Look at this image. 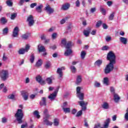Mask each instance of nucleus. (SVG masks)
Returning a JSON list of instances; mask_svg holds the SVG:
<instances>
[{
    "mask_svg": "<svg viewBox=\"0 0 128 128\" xmlns=\"http://www.w3.org/2000/svg\"><path fill=\"white\" fill-rule=\"evenodd\" d=\"M21 96H22L24 100H28V93L26 91L21 92Z\"/></svg>",
    "mask_w": 128,
    "mask_h": 128,
    "instance_id": "obj_14",
    "label": "nucleus"
},
{
    "mask_svg": "<svg viewBox=\"0 0 128 128\" xmlns=\"http://www.w3.org/2000/svg\"><path fill=\"white\" fill-rule=\"evenodd\" d=\"M26 126H28L27 124H23L21 126V128H26Z\"/></svg>",
    "mask_w": 128,
    "mask_h": 128,
    "instance_id": "obj_64",
    "label": "nucleus"
},
{
    "mask_svg": "<svg viewBox=\"0 0 128 128\" xmlns=\"http://www.w3.org/2000/svg\"><path fill=\"white\" fill-rule=\"evenodd\" d=\"M45 10H46V12L48 14H52V12H54V9L50 8V6H46L45 7Z\"/></svg>",
    "mask_w": 128,
    "mask_h": 128,
    "instance_id": "obj_15",
    "label": "nucleus"
},
{
    "mask_svg": "<svg viewBox=\"0 0 128 128\" xmlns=\"http://www.w3.org/2000/svg\"><path fill=\"white\" fill-rule=\"evenodd\" d=\"M110 48H108V46H104L102 48V50H108Z\"/></svg>",
    "mask_w": 128,
    "mask_h": 128,
    "instance_id": "obj_54",
    "label": "nucleus"
},
{
    "mask_svg": "<svg viewBox=\"0 0 128 128\" xmlns=\"http://www.w3.org/2000/svg\"><path fill=\"white\" fill-rule=\"evenodd\" d=\"M68 8H70V4L68 3L64 4L61 8L62 10H68Z\"/></svg>",
    "mask_w": 128,
    "mask_h": 128,
    "instance_id": "obj_18",
    "label": "nucleus"
},
{
    "mask_svg": "<svg viewBox=\"0 0 128 128\" xmlns=\"http://www.w3.org/2000/svg\"><path fill=\"white\" fill-rule=\"evenodd\" d=\"M24 3V0H20L18 3L19 6H22Z\"/></svg>",
    "mask_w": 128,
    "mask_h": 128,
    "instance_id": "obj_59",
    "label": "nucleus"
},
{
    "mask_svg": "<svg viewBox=\"0 0 128 128\" xmlns=\"http://www.w3.org/2000/svg\"><path fill=\"white\" fill-rule=\"evenodd\" d=\"M90 31L88 30H84L83 34L85 36H88L90 35Z\"/></svg>",
    "mask_w": 128,
    "mask_h": 128,
    "instance_id": "obj_36",
    "label": "nucleus"
},
{
    "mask_svg": "<svg viewBox=\"0 0 128 128\" xmlns=\"http://www.w3.org/2000/svg\"><path fill=\"white\" fill-rule=\"evenodd\" d=\"M48 109H45L44 112V116H50V114H48Z\"/></svg>",
    "mask_w": 128,
    "mask_h": 128,
    "instance_id": "obj_55",
    "label": "nucleus"
},
{
    "mask_svg": "<svg viewBox=\"0 0 128 128\" xmlns=\"http://www.w3.org/2000/svg\"><path fill=\"white\" fill-rule=\"evenodd\" d=\"M94 86L95 88H100V83L98 82H94Z\"/></svg>",
    "mask_w": 128,
    "mask_h": 128,
    "instance_id": "obj_47",
    "label": "nucleus"
},
{
    "mask_svg": "<svg viewBox=\"0 0 128 128\" xmlns=\"http://www.w3.org/2000/svg\"><path fill=\"white\" fill-rule=\"evenodd\" d=\"M26 22L28 24L29 26H32L34 24V16L30 15L27 17Z\"/></svg>",
    "mask_w": 128,
    "mask_h": 128,
    "instance_id": "obj_8",
    "label": "nucleus"
},
{
    "mask_svg": "<svg viewBox=\"0 0 128 128\" xmlns=\"http://www.w3.org/2000/svg\"><path fill=\"white\" fill-rule=\"evenodd\" d=\"M8 34V27H6L2 30V34L4 36H6Z\"/></svg>",
    "mask_w": 128,
    "mask_h": 128,
    "instance_id": "obj_30",
    "label": "nucleus"
},
{
    "mask_svg": "<svg viewBox=\"0 0 128 128\" xmlns=\"http://www.w3.org/2000/svg\"><path fill=\"white\" fill-rule=\"evenodd\" d=\"M82 110H80V111H78L76 114V116L78 117V116H82Z\"/></svg>",
    "mask_w": 128,
    "mask_h": 128,
    "instance_id": "obj_48",
    "label": "nucleus"
},
{
    "mask_svg": "<svg viewBox=\"0 0 128 128\" xmlns=\"http://www.w3.org/2000/svg\"><path fill=\"white\" fill-rule=\"evenodd\" d=\"M36 3H32L30 4V7L31 8H34V6H36Z\"/></svg>",
    "mask_w": 128,
    "mask_h": 128,
    "instance_id": "obj_57",
    "label": "nucleus"
},
{
    "mask_svg": "<svg viewBox=\"0 0 128 128\" xmlns=\"http://www.w3.org/2000/svg\"><path fill=\"white\" fill-rule=\"evenodd\" d=\"M42 64V60L40 59L36 64V66H40Z\"/></svg>",
    "mask_w": 128,
    "mask_h": 128,
    "instance_id": "obj_35",
    "label": "nucleus"
},
{
    "mask_svg": "<svg viewBox=\"0 0 128 128\" xmlns=\"http://www.w3.org/2000/svg\"><path fill=\"white\" fill-rule=\"evenodd\" d=\"M2 124H6L8 122V118H6L4 117L2 118Z\"/></svg>",
    "mask_w": 128,
    "mask_h": 128,
    "instance_id": "obj_52",
    "label": "nucleus"
},
{
    "mask_svg": "<svg viewBox=\"0 0 128 128\" xmlns=\"http://www.w3.org/2000/svg\"><path fill=\"white\" fill-rule=\"evenodd\" d=\"M70 70L72 74H76V68L74 66H70Z\"/></svg>",
    "mask_w": 128,
    "mask_h": 128,
    "instance_id": "obj_28",
    "label": "nucleus"
},
{
    "mask_svg": "<svg viewBox=\"0 0 128 128\" xmlns=\"http://www.w3.org/2000/svg\"><path fill=\"white\" fill-rule=\"evenodd\" d=\"M102 108H104V110H108L110 108V106L106 102H104L102 105Z\"/></svg>",
    "mask_w": 128,
    "mask_h": 128,
    "instance_id": "obj_25",
    "label": "nucleus"
},
{
    "mask_svg": "<svg viewBox=\"0 0 128 128\" xmlns=\"http://www.w3.org/2000/svg\"><path fill=\"white\" fill-rule=\"evenodd\" d=\"M51 64L50 62L48 61L46 62V64L45 65V68H49L50 67Z\"/></svg>",
    "mask_w": 128,
    "mask_h": 128,
    "instance_id": "obj_41",
    "label": "nucleus"
},
{
    "mask_svg": "<svg viewBox=\"0 0 128 128\" xmlns=\"http://www.w3.org/2000/svg\"><path fill=\"white\" fill-rule=\"evenodd\" d=\"M34 54H32L30 56V62L32 64L34 62Z\"/></svg>",
    "mask_w": 128,
    "mask_h": 128,
    "instance_id": "obj_45",
    "label": "nucleus"
},
{
    "mask_svg": "<svg viewBox=\"0 0 128 128\" xmlns=\"http://www.w3.org/2000/svg\"><path fill=\"white\" fill-rule=\"evenodd\" d=\"M6 4L7 6H12V4H14V3H12V0H8L6 2Z\"/></svg>",
    "mask_w": 128,
    "mask_h": 128,
    "instance_id": "obj_37",
    "label": "nucleus"
},
{
    "mask_svg": "<svg viewBox=\"0 0 128 128\" xmlns=\"http://www.w3.org/2000/svg\"><path fill=\"white\" fill-rule=\"evenodd\" d=\"M120 40L124 44H128V38L124 37H120Z\"/></svg>",
    "mask_w": 128,
    "mask_h": 128,
    "instance_id": "obj_21",
    "label": "nucleus"
},
{
    "mask_svg": "<svg viewBox=\"0 0 128 128\" xmlns=\"http://www.w3.org/2000/svg\"><path fill=\"white\" fill-rule=\"evenodd\" d=\"M8 98L9 100H14V94H10L8 96Z\"/></svg>",
    "mask_w": 128,
    "mask_h": 128,
    "instance_id": "obj_49",
    "label": "nucleus"
},
{
    "mask_svg": "<svg viewBox=\"0 0 128 128\" xmlns=\"http://www.w3.org/2000/svg\"><path fill=\"white\" fill-rule=\"evenodd\" d=\"M18 32H20V29L18 28V27H15L14 29L12 34L13 38H18Z\"/></svg>",
    "mask_w": 128,
    "mask_h": 128,
    "instance_id": "obj_13",
    "label": "nucleus"
},
{
    "mask_svg": "<svg viewBox=\"0 0 128 128\" xmlns=\"http://www.w3.org/2000/svg\"><path fill=\"white\" fill-rule=\"evenodd\" d=\"M114 100L115 102H118V100H120V96H118V94H114Z\"/></svg>",
    "mask_w": 128,
    "mask_h": 128,
    "instance_id": "obj_27",
    "label": "nucleus"
},
{
    "mask_svg": "<svg viewBox=\"0 0 128 128\" xmlns=\"http://www.w3.org/2000/svg\"><path fill=\"white\" fill-rule=\"evenodd\" d=\"M42 80V76H36V80L38 82H40Z\"/></svg>",
    "mask_w": 128,
    "mask_h": 128,
    "instance_id": "obj_46",
    "label": "nucleus"
},
{
    "mask_svg": "<svg viewBox=\"0 0 128 128\" xmlns=\"http://www.w3.org/2000/svg\"><path fill=\"white\" fill-rule=\"evenodd\" d=\"M16 16H18V14L16 13H13L11 14L10 18L11 20H14L16 18Z\"/></svg>",
    "mask_w": 128,
    "mask_h": 128,
    "instance_id": "obj_44",
    "label": "nucleus"
},
{
    "mask_svg": "<svg viewBox=\"0 0 128 128\" xmlns=\"http://www.w3.org/2000/svg\"><path fill=\"white\" fill-rule=\"evenodd\" d=\"M82 88L80 86H78L76 89L77 96L79 98V99L81 100H84V94L83 92H80V90H82Z\"/></svg>",
    "mask_w": 128,
    "mask_h": 128,
    "instance_id": "obj_7",
    "label": "nucleus"
},
{
    "mask_svg": "<svg viewBox=\"0 0 128 128\" xmlns=\"http://www.w3.org/2000/svg\"><path fill=\"white\" fill-rule=\"evenodd\" d=\"M40 38L42 40H46V35H44V34L41 35Z\"/></svg>",
    "mask_w": 128,
    "mask_h": 128,
    "instance_id": "obj_61",
    "label": "nucleus"
},
{
    "mask_svg": "<svg viewBox=\"0 0 128 128\" xmlns=\"http://www.w3.org/2000/svg\"><path fill=\"white\" fill-rule=\"evenodd\" d=\"M38 50L39 52H46V48H44V46L39 44L38 46Z\"/></svg>",
    "mask_w": 128,
    "mask_h": 128,
    "instance_id": "obj_17",
    "label": "nucleus"
},
{
    "mask_svg": "<svg viewBox=\"0 0 128 128\" xmlns=\"http://www.w3.org/2000/svg\"><path fill=\"white\" fill-rule=\"evenodd\" d=\"M110 118H108L104 122V127H102V126H100V124L98 123L94 124V128H108V124H110Z\"/></svg>",
    "mask_w": 128,
    "mask_h": 128,
    "instance_id": "obj_6",
    "label": "nucleus"
},
{
    "mask_svg": "<svg viewBox=\"0 0 128 128\" xmlns=\"http://www.w3.org/2000/svg\"><path fill=\"white\" fill-rule=\"evenodd\" d=\"M86 56V51H82L80 54V58L82 60H84Z\"/></svg>",
    "mask_w": 128,
    "mask_h": 128,
    "instance_id": "obj_32",
    "label": "nucleus"
},
{
    "mask_svg": "<svg viewBox=\"0 0 128 128\" xmlns=\"http://www.w3.org/2000/svg\"><path fill=\"white\" fill-rule=\"evenodd\" d=\"M30 44H27L25 48H22L19 49V50H18V54H24L26 52H28L30 50Z\"/></svg>",
    "mask_w": 128,
    "mask_h": 128,
    "instance_id": "obj_5",
    "label": "nucleus"
},
{
    "mask_svg": "<svg viewBox=\"0 0 128 128\" xmlns=\"http://www.w3.org/2000/svg\"><path fill=\"white\" fill-rule=\"evenodd\" d=\"M40 106H46V98H42V101L40 102Z\"/></svg>",
    "mask_w": 128,
    "mask_h": 128,
    "instance_id": "obj_22",
    "label": "nucleus"
},
{
    "mask_svg": "<svg viewBox=\"0 0 128 128\" xmlns=\"http://www.w3.org/2000/svg\"><path fill=\"white\" fill-rule=\"evenodd\" d=\"M90 12L92 14H94V12H96V8H91Z\"/></svg>",
    "mask_w": 128,
    "mask_h": 128,
    "instance_id": "obj_63",
    "label": "nucleus"
},
{
    "mask_svg": "<svg viewBox=\"0 0 128 128\" xmlns=\"http://www.w3.org/2000/svg\"><path fill=\"white\" fill-rule=\"evenodd\" d=\"M103 83L106 86H108V77H106L104 78Z\"/></svg>",
    "mask_w": 128,
    "mask_h": 128,
    "instance_id": "obj_34",
    "label": "nucleus"
},
{
    "mask_svg": "<svg viewBox=\"0 0 128 128\" xmlns=\"http://www.w3.org/2000/svg\"><path fill=\"white\" fill-rule=\"evenodd\" d=\"M63 110L64 112H66V114L70 112V108H64Z\"/></svg>",
    "mask_w": 128,
    "mask_h": 128,
    "instance_id": "obj_38",
    "label": "nucleus"
},
{
    "mask_svg": "<svg viewBox=\"0 0 128 128\" xmlns=\"http://www.w3.org/2000/svg\"><path fill=\"white\" fill-rule=\"evenodd\" d=\"M107 4L108 6H111L112 5V1H108L107 2Z\"/></svg>",
    "mask_w": 128,
    "mask_h": 128,
    "instance_id": "obj_60",
    "label": "nucleus"
},
{
    "mask_svg": "<svg viewBox=\"0 0 128 128\" xmlns=\"http://www.w3.org/2000/svg\"><path fill=\"white\" fill-rule=\"evenodd\" d=\"M82 76H77L76 80V84H80L82 82Z\"/></svg>",
    "mask_w": 128,
    "mask_h": 128,
    "instance_id": "obj_29",
    "label": "nucleus"
},
{
    "mask_svg": "<svg viewBox=\"0 0 128 128\" xmlns=\"http://www.w3.org/2000/svg\"><path fill=\"white\" fill-rule=\"evenodd\" d=\"M0 22L2 24H6L8 22V20L5 17H2L0 20Z\"/></svg>",
    "mask_w": 128,
    "mask_h": 128,
    "instance_id": "obj_26",
    "label": "nucleus"
},
{
    "mask_svg": "<svg viewBox=\"0 0 128 128\" xmlns=\"http://www.w3.org/2000/svg\"><path fill=\"white\" fill-rule=\"evenodd\" d=\"M72 54V49L68 48L66 50L64 56H70Z\"/></svg>",
    "mask_w": 128,
    "mask_h": 128,
    "instance_id": "obj_19",
    "label": "nucleus"
},
{
    "mask_svg": "<svg viewBox=\"0 0 128 128\" xmlns=\"http://www.w3.org/2000/svg\"><path fill=\"white\" fill-rule=\"evenodd\" d=\"M2 60L4 62H6V60H8V57L6 56V54L4 53L2 57Z\"/></svg>",
    "mask_w": 128,
    "mask_h": 128,
    "instance_id": "obj_58",
    "label": "nucleus"
},
{
    "mask_svg": "<svg viewBox=\"0 0 128 128\" xmlns=\"http://www.w3.org/2000/svg\"><path fill=\"white\" fill-rule=\"evenodd\" d=\"M53 124L54 126H60V120L58 118L54 119Z\"/></svg>",
    "mask_w": 128,
    "mask_h": 128,
    "instance_id": "obj_24",
    "label": "nucleus"
},
{
    "mask_svg": "<svg viewBox=\"0 0 128 128\" xmlns=\"http://www.w3.org/2000/svg\"><path fill=\"white\" fill-rule=\"evenodd\" d=\"M72 46H74V43L70 41H68L65 46L66 48L68 50V48H72Z\"/></svg>",
    "mask_w": 128,
    "mask_h": 128,
    "instance_id": "obj_23",
    "label": "nucleus"
},
{
    "mask_svg": "<svg viewBox=\"0 0 128 128\" xmlns=\"http://www.w3.org/2000/svg\"><path fill=\"white\" fill-rule=\"evenodd\" d=\"M58 38V34L54 32L52 34V40H56Z\"/></svg>",
    "mask_w": 128,
    "mask_h": 128,
    "instance_id": "obj_40",
    "label": "nucleus"
},
{
    "mask_svg": "<svg viewBox=\"0 0 128 128\" xmlns=\"http://www.w3.org/2000/svg\"><path fill=\"white\" fill-rule=\"evenodd\" d=\"M102 64V60H97L94 63V66H100Z\"/></svg>",
    "mask_w": 128,
    "mask_h": 128,
    "instance_id": "obj_33",
    "label": "nucleus"
},
{
    "mask_svg": "<svg viewBox=\"0 0 128 128\" xmlns=\"http://www.w3.org/2000/svg\"><path fill=\"white\" fill-rule=\"evenodd\" d=\"M67 106H68V102H64L62 105V110L64 108H67Z\"/></svg>",
    "mask_w": 128,
    "mask_h": 128,
    "instance_id": "obj_50",
    "label": "nucleus"
},
{
    "mask_svg": "<svg viewBox=\"0 0 128 128\" xmlns=\"http://www.w3.org/2000/svg\"><path fill=\"white\" fill-rule=\"evenodd\" d=\"M19 108L22 109L17 110L14 114V117L17 122H18V124H22V118H24V111H22V108H24V106L22 104H20L19 106Z\"/></svg>",
    "mask_w": 128,
    "mask_h": 128,
    "instance_id": "obj_1",
    "label": "nucleus"
},
{
    "mask_svg": "<svg viewBox=\"0 0 128 128\" xmlns=\"http://www.w3.org/2000/svg\"><path fill=\"white\" fill-rule=\"evenodd\" d=\"M62 44H63V46H66V39H64L62 40Z\"/></svg>",
    "mask_w": 128,
    "mask_h": 128,
    "instance_id": "obj_56",
    "label": "nucleus"
},
{
    "mask_svg": "<svg viewBox=\"0 0 128 128\" xmlns=\"http://www.w3.org/2000/svg\"><path fill=\"white\" fill-rule=\"evenodd\" d=\"M116 64H114L112 62H110V63L106 65L104 69V73L106 74H110V72L114 70V65Z\"/></svg>",
    "mask_w": 128,
    "mask_h": 128,
    "instance_id": "obj_3",
    "label": "nucleus"
},
{
    "mask_svg": "<svg viewBox=\"0 0 128 128\" xmlns=\"http://www.w3.org/2000/svg\"><path fill=\"white\" fill-rule=\"evenodd\" d=\"M102 21H98L96 24V28H100L102 26Z\"/></svg>",
    "mask_w": 128,
    "mask_h": 128,
    "instance_id": "obj_51",
    "label": "nucleus"
},
{
    "mask_svg": "<svg viewBox=\"0 0 128 128\" xmlns=\"http://www.w3.org/2000/svg\"><path fill=\"white\" fill-rule=\"evenodd\" d=\"M106 42H110L112 40V38H110V36H108L106 38Z\"/></svg>",
    "mask_w": 128,
    "mask_h": 128,
    "instance_id": "obj_62",
    "label": "nucleus"
},
{
    "mask_svg": "<svg viewBox=\"0 0 128 128\" xmlns=\"http://www.w3.org/2000/svg\"><path fill=\"white\" fill-rule=\"evenodd\" d=\"M124 118L125 120L128 122V108L126 110V113L124 114Z\"/></svg>",
    "mask_w": 128,
    "mask_h": 128,
    "instance_id": "obj_39",
    "label": "nucleus"
},
{
    "mask_svg": "<svg viewBox=\"0 0 128 128\" xmlns=\"http://www.w3.org/2000/svg\"><path fill=\"white\" fill-rule=\"evenodd\" d=\"M42 8H44V6L42 4H40L36 7V10L37 12H42Z\"/></svg>",
    "mask_w": 128,
    "mask_h": 128,
    "instance_id": "obj_20",
    "label": "nucleus"
},
{
    "mask_svg": "<svg viewBox=\"0 0 128 128\" xmlns=\"http://www.w3.org/2000/svg\"><path fill=\"white\" fill-rule=\"evenodd\" d=\"M80 106L82 107V110H86V106H88V102H85L84 101L78 102Z\"/></svg>",
    "mask_w": 128,
    "mask_h": 128,
    "instance_id": "obj_12",
    "label": "nucleus"
},
{
    "mask_svg": "<svg viewBox=\"0 0 128 128\" xmlns=\"http://www.w3.org/2000/svg\"><path fill=\"white\" fill-rule=\"evenodd\" d=\"M8 70H2L0 72V78L4 82L8 78Z\"/></svg>",
    "mask_w": 128,
    "mask_h": 128,
    "instance_id": "obj_4",
    "label": "nucleus"
},
{
    "mask_svg": "<svg viewBox=\"0 0 128 128\" xmlns=\"http://www.w3.org/2000/svg\"><path fill=\"white\" fill-rule=\"evenodd\" d=\"M66 70L64 67H62L60 68H58L57 70V74L59 75L58 78L60 80H62V70Z\"/></svg>",
    "mask_w": 128,
    "mask_h": 128,
    "instance_id": "obj_11",
    "label": "nucleus"
},
{
    "mask_svg": "<svg viewBox=\"0 0 128 128\" xmlns=\"http://www.w3.org/2000/svg\"><path fill=\"white\" fill-rule=\"evenodd\" d=\"M114 12H112L110 15L108 17L109 20H114Z\"/></svg>",
    "mask_w": 128,
    "mask_h": 128,
    "instance_id": "obj_43",
    "label": "nucleus"
},
{
    "mask_svg": "<svg viewBox=\"0 0 128 128\" xmlns=\"http://www.w3.org/2000/svg\"><path fill=\"white\" fill-rule=\"evenodd\" d=\"M50 116V115H48L44 117L43 122L44 124H46L48 126H52V122L49 121L48 118Z\"/></svg>",
    "mask_w": 128,
    "mask_h": 128,
    "instance_id": "obj_9",
    "label": "nucleus"
},
{
    "mask_svg": "<svg viewBox=\"0 0 128 128\" xmlns=\"http://www.w3.org/2000/svg\"><path fill=\"white\" fill-rule=\"evenodd\" d=\"M58 90H60V88H57V89L54 92V93L50 94L48 96V98L51 100H54L56 99V95L58 94Z\"/></svg>",
    "mask_w": 128,
    "mask_h": 128,
    "instance_id": "obj_10",
    "label": "nucleus"
},
{
    "mask_svg": "<svg viewBox=\"0 0 128 128\" xmlns=\"http://www.w3.org/2000/svg\"><path fill=\"white\" fill-rule=\"evenodd\" d=\"M30 36V34L26 33L22 36V38L23 40H28Z\"/></svg>",
    "mask_w": 128,
    "mask_h": 128,
    "instance_id": "obj_31",
    "label": "nucleus"
},
{
    "mask_svg": "<svg viewBox=\"0 0 128 128\" xmlns=\"http://www.w3.org/2000/svg\"><path fill=\"white\" fill-rule=\"evenodd\" d=\"M34 114L37 118H40V113L38 112V110H35L34 112Z\"/></svg>",
    "mask_w": 128,
    "mask_h": 128,
    "instance_id": "obj_42",
    "label": "nucleus"
},
{
    "mask_svg": "<svg viewBox=\"0 0 128 128\" xmlns=\"http://www.w3.org/2000/svg\"><path fill=\"white\" fill-rule=\"evenodd\" d=\"M100 10L103 14H106V10H104L102 7L100 8Z\"/></svg>",
    "mask_w": 128,
    "mask_h": 128,
    "instance_id": "obj_53",
    "label": "nucleus"
},
{
    "mask_svg": "<svg viewBox=\"0 0 128 128\" xmlns=\"http://www.w3.org/2000/svg\"><path fill=\"white\" fill-rule=\"evenodd\" d=\"M116 54L112 52V51H110L107 55V60H109L110 62H112L113 64H116Z\"/></svg>",
    "mask_w": 128,
    "mask_h": 128,
    "instance_id": "obj_2",
    "label": "nucleus"
},
{
    "mask_svg": "<svg viewBox=\"0 0 128 128\" xmlns=\"http://www.w3.org/2000/svg\"><path fill=\"white\" fill-rule=\"evenodd\" d=\"M54 80V78L51 76L46 78V82L48 84H52V80Z\"/></svg>",
    "mask_w": 128,
    "mask_h": 128,
    "instance_id": "obj_16",
    "label": "nucleus"
}]
</instances>
